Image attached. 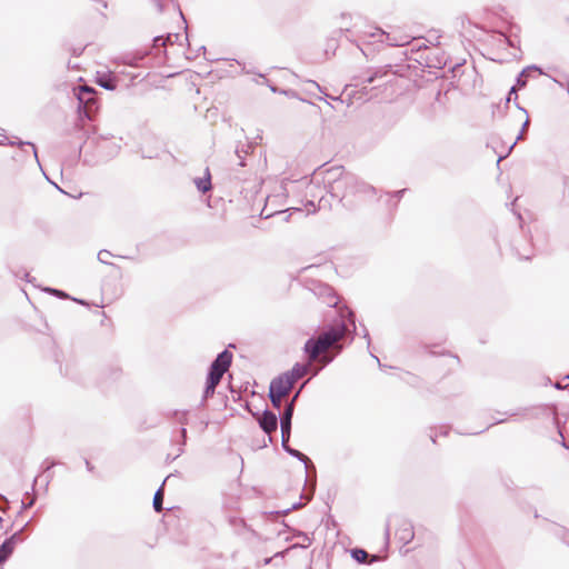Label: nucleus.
Listing matches in <instances>:
<instances>
[{
  "mask_svg": "<svg viewBox=\"0 0 569 569\" xmlns=\"http://www.w3.org/2000/svg\"><path fill=\"white\" fill-rule=\"evenodd\" d=\"M289 549H290V548H287V549H286V550H283V551H278V552H276L272 557L264 558V559L262 560V565H263V566H268V565H270L273 560H276V559H278V558L283 559V558H284V556L288 553Z\"/></svg>",
  "mask_w": 569,
  "mask_h": 569,
  "instance_id": "obj_42",
  "label": "nucleus"
},
{
  "mask_svg": "<svg viewBox=\"0 0 569 569\" xmlns=\"http://www.w3.org/2000/svg\"><path fill=\"white\" fill-rule=\"evenodd\" d=\"M9 144L11 146H19V147H23V146H29L32 148V152H33V156L37 160V162L39 163V158H38V151H37V148L34 146V143L30 142V141H22V140H18V141H9Z\"/></svg>",
  "mask_w": 569,
  "mask_h": 569,
  "instance_id": "obj_41",
  "label": "nucleus"
},
{
  "mask_svg": "<svg viewBox=\"0 0 569 569\" xmlns=\"http://www.w3.org/2000/svg\"><path fill=\"white\" fill-rule=\"evenodd\" d=\"M408 191L407 188L405 189H401V190H397V191H393V192H385V196L386 197H389V200L391 199H395V203H393V207L397 208L399 201L401 200V198L403 197V194Z\"/></svg>",
  "mask_w": 569,
  "mask_h": 569,
  "instance_id": "obj_38",
  "label": "nucleus"
},
{
  "mask_svg": "<svg viewBox=\"0 0 569 569\" xmlns=\"http://www.w3.org/2000/svg\"><path fill=\"white\" fill-rule=\"evenodd\" d=\"M527 409H518L517 411H512L510 413H508L510 417H515V416H518L520 413H523L526 412Z\"/></svg>",
  "mask_w": 569,
  "mask_h": 569,
  "instance_id": "obj_62",
  "label": "nucleus"
},
{
  "mask_svg": "<svg viewBox=\"0 0 569 569\" xmlns=\"http://www.w3.org/2000/svg\"><path fill=\"white\" fill-rule=\"evenodd\" d=\"M531 71H538L540 74H546L541 67L537 64H530L523 68L518 76L516 77V82L513 86H516V89H523L526 88L528 83V73Z\"/></svg>",
  "mask_w": 569,
  "mask_h": 569,
  "instance_id": "obj_15",
  "label": "nucleus"
},
{
  "mask_svg": "<svg viewBox=\"0 0 569 569\" xmlns=\"http://www.w3.org/2000/svg\"><path fill=\"white\" fill-rule=\"evenodd\" d=\"M123 370L118 363H109L101 368L97 383L101 388H107L110 385L121 380Z\"/></svg>",
  "mask_w": 569,
  "mask_h": 569,
  "instance_id": "obj_7",
  "label": "nucleus"
},
{
  "mask_svg": "<svg viewBox=\"0 0 569 569\" xmlns=\"http://www.w3.org/2000/svg\"><path fill=\"white\" fill-rule=\"evenodd\" d=\"M34 503H36V497L30 496L29 492H26L24 498L22 499V502H21V510L18 513L21 515L23 510L32 508L34 506Z\"/></svg>",
  "mask_w": 569,
  "mask_h": 569,
  "instance_id": "obj_37",
  "label": "nucleus"
},
{
  "mask_svg": "<svg viewBox=\"0 0 569 569\" xmlns=\"http://www.w3.org/2000/svg\"><path fill=\"white\" fill-rule=\"evenodd\" d=\"M226 372L227 371L223 369L222 370H212L211 368H208L206 381L218 386Z\"/></svg>",
  "mask_w": 569,
  "mask_h": 569,
  "instance_id": "obj_29",
  "label": "nucleus"
},
{
  "mask_svg": "<svg viewBox=\"0 0 569 569\" xmlns=\"http://www.w3.org/2000/svg\"><path fill=\"white\" fill-rule=\"evenodd\" d=\"M312 291L315 296H317L319 299H322L326 305L331 308H336V316L333 318H337L345 308H349L346 303L342 305L341 298L328 283L317 281L313 283Z\"/></svg>",
  "mask_w": 569,
  "mask_h": 569,
  "instance_id": "obj_6",
  "label": "nucleus"
},
{
  "mask_svg": "<svg viewBox=\"0 0 569 569\" xmlns=\"http://www.w3.org/2000/svg\"><path fill=\"white\" fill-rule=\"evenodd\" d=\"M558 432H559L560 437L562 438V440H561V446H562L563 448H566V449H569V446L566 443L565 437H563L562 431H561V429H560V428H558Z\"/></svg>",
  "mask_w": 569,
  "mask_h": 569,
  "instance_id": "obj_60",
  "label": "nucleus"
},
{
  "mask_svg": "<svg viewBox=\"0 0 569 569\" xmlns=\"http://www.w3.org/2000/svg\"><path fill=\"white\" fill-rule=\"evenodd\" d=\"M74 97L78 101V116L79 120H93L100 109L98 99L99 91L86 83L79 84L73 88Z\"/></svg>",
  "mask_w": 569,
  "mask_h": 569,
  "instance_id": "obj_5",
  "label": "nucleus"
},
{
  "mask_svg": "<svg viewBox=\"0 0 569 569\" xmlns=\"http://www.w3.org/2000/svg\"><path fill=\"white\" fill-rule=\"evenodd\" d=\"M14 549L7 540L0 545V567L10 559Z\"/></svg>",
  "mask_w": 569,
  "mask_h": 569,
  "instance_id": "obj_26",
  "label": "nucleus"
},
{
  "mask_svg": "<svg viewBox=\"0 0 569 569\" xmlns=\"http://www.w3.org/2000/svg\"><path fill=\"white\" fill-rule=\"evenodd\" d=\"M84 462H86V468H87V470H88V471H90V472H92V470H93V468H94V467L92 466V463H91L88 459H86V460H84Z\"/></svg>",
  "mask_w": 569,
  "mask_h": 569,
  "instance_id": "obj_63",
  "label": "nucleus"
},
{
  "mask_svg": "<svg viewBox=\"0 0 569 569\" xmlns=\"http://www.w3.org/2000/svg\"><path fill=\"white\" fill-rule=\"evenodd\" d=\"M42 290L44 292H47L49 295H52V296H56V297H58L60 299H69L70 298V296L66 291L57 289V288L44 287Z\"/></svg>",
  "mask_w": 569,
  "mask_h": 569,
  "instance_id": "obj_40",
  "label": "nucleus"
},
{
  "mask_svg": "<svg viewBox=\"0 0 569 569\" xmlns=\"http://www.w3.org/2000/svg\"><path fill=\"white\" fill-rule=\"evenodd\" d=\"M253 418H256L258 416V411H253L251 410V406H250V402L249 401H246L244 405L242 406Z\"/></svg>",
  "mask_w": 569,
  "mask_h": 569,
  "instance_id": "obj_53",
  "label": "nucleus"
},
{
  "mask_svg": "<svg viewBox=\"0 0 569 569\" xmlns=\"http://www.w3.org/2000/svg\"><path fill=\"white\" fill-rule=\"evenodd\" d=\"M256 420L260 427V429L268 435L269 441H272V433L277 432L279 418L278 416L270 409L266 408L261 413H258Z\"/></svg>",
  "mask_w": 569,
  "mask_h": 569,
  "instance_id": "obj_8",
  "label": "nucleus"
},
{
  "mask_svg": "<svg viewBox=\"0 0 569 569\" xmlns=\"http://www.w3.org/2000/svg\"><path fill=\"white\" fill-rule=\"evenodd\" d=\"M216 388H217L216 385L206 381L203 393H202V399H201V402H200L201 407H204L207 401H208V399L211 398L214 395Z\"/></svg>",
  "mask_w": 569,
  "mask_h": 569,
  "instance_id": "obj_32",
  "label": "nucleus"
},
{
  "mask_svg": "<svg viewBox=\"0 0 569 569\" xmlns=\"http://www.w3.org/2000/svg\"><path fill=\"white\" fill-rule=\"evenodd\" d=\"M307 373V366L300 362L293 365L290 370H287L282 376H287V380L293 386L296 381Z\"/></svg>",
  "mask_w": 569,
  "mask_h": 569,
  "instance_id": "obj_19",
  "label": "nucleus"
},
{
  "mask_svg": "<svg viewBox=\"0 0 569 569\" xmlns=\"http://www.w3.org/2000/svg\"><path fill=\"white\" fill-rule=\"evenodd\" d=\"M305 387V383L295 392L291 399L287 402L284 408H290L292 413H295L296 402L300 396L301 389Z\"/></svg>",
  "mask_w": 569,
  "mask_h": 569,
  "instance_id": "obj_43",
  "label": "nucleus"
},
{
  "mask_svg": "<svg viewBox=\"0 0 569 569\" xmlns=\"http://www.w3.org/2000/svg\"><path fill=\"white\" fill-rule=\"evenodd\" d=\"M73 130L78 133V138H86L79 147V156L83 157L82 161L86 166L94 167L108 162L121 150V144L112 140L113 136H97L94 127L84 128L81 123H76Z\"/></svg>",
  "mask_w": 569,
  "mask_h": 569,
  "instance_id": "obj_2",
  "label": "nucleus"
},
{
  "mask_svg": "<svg viewBox=\"0 0 569 569\" xmlns=\"http://www.w3.org/2000/svg\"><path fill=\"white\" fill-rule=\"evenodd\" d=\"M305 207L308 209V212H316L317 211V208L315 206V201L313 200H308L305 204Z\"/></svg>",
  "mask_w": 569,
  "mask_h": 569,
  "instance_id": "obj_52",
  "label": "nucleus"
},
{
  "mask_svg": "<svg viewBox=\"0 0 569 569\" xmlns=\"http://www.w3.org/2000/svg\"><path fill=\"white\" fill-rule=\"evenodd\" d=\"M228 523L237 535H243L246 531H250L252 535H256V531L252 530L251 527L242 518L229 516Z\"/></svg>",
  "mask_w": 569,
  "mask_h": 569,
  "instance_id": "obj_17",
  "label": "nucleus"
},
{
  "mask_svg": "<svg viewBox=\"0 0 569 569\" xmlns=\"http://www.w3.org/2000/svg\"><path fill=\"white\" fill-rule=\"evenodd\" d=\"M179 433H180V449L178 450V452L174 453V457H172V459H177L178 457H180L184 452V446L187 445L188 436H187L186 426H181V428L179 429Z\"/></svg>",
  "mask_w": 569,
  "mask_h": 569,
  "instance_id": "obj_33",
  "label": "nucleus"
},
{
  "mask_svg": "<svg viewBox=\"0 0 569 569\" xmlns=\"http://www.w3.org/2000/svg\"><path fill=\"white\" fill-rule=\"evenodd\" d=\"M463 63H456L452 68H451V71L456 74V72L461 68Z\"/></svg>",
  "mask_w": 569,
  "mask_h": 569,
  "instance_id": "obj_64",
  "label": "nucleus"
},
{
  "mask_svg": "<svg viewBox=\"0 0 569 569\" xmlns=\"http://www.w3.org/2000/svg\"><path fill=\"white\" fill-rule=\"evenodd\" d=\"M381 36H386V41H387L390 46H399V43L393 42V39H391V38H390V34H389V33H386L385 31H381Z\"/></svg>",
  "mask_w": 569,
  "mask_h": 569,
  "instance_id": "obj_57",
  "label": "nucleus"
},
{
  "mask_svg": "<svg viewBox=\"0 0 569 569\" xmlns=\"http://www.w3.org/2000/svg\"><path fill=\"white\" fill-rule=\"evenodd\" d=\"M169 477H167L163 482L161 483V486L157 489V491L154 492V496H153V500H152V507L154 509L156 512H161L163 510V497H164V483L166 481L168 480Z\"/></svg>",
  "mask_w": 569,
  "mask_h": 569,
  "instance_id": "obj_22",
  "label": "nucleus"
},
{
  "mask_svg": "<svg viewBox=\"0 0 569 569\" xmlns=\"http://www.w3.org/2000/svg\"><path fill=\"white\" fill-rule=\"evenodd\" d=\"M393 203H395V199L389 200V197H386L385 204H386V207H387V209H388L389 211H391V210H395V209H396V208L393 207Z\"/></svg>",
  "mask_w": 569,
  "mask_h": 569,
  "instance_id": "obj_56",
  "label": "nucleus"
},
{
  "mask_svg": "<svg viewBox=\"0 0 569 569\" xmlns=\"http://www.w3.org/2000/svg\"><path fill=\"white\" fill-rule=\"evenodd\" d=\"M392 522H393V519H392V517H390L386 523L385 536H386L387 541H389V539H390V529H391Z\"/></svg>",
  "mask_w": 569,
  "mask_h": 569,
  "instance_id": "obj_51",
  "label": "nucleus"
},
{
  "mask_svg": "<svg viewBox=\"0 0 569 569\" xmlns=\"http://www.w3.org/2000/svg\"><path fill=\"white\" fill-rule=\"evenodd\" d=\"M84 48L86 47H72L70 48V52L73 57H80L83 53Z\"/></svg>",
  "mask_w": 569,
  "mask_h": 569,
  "instance_id": "obj_48",
  "label": "nucleus"
},
{
  "mask_svg": "<svg viewBox=\"0 0 569 569\" xmlns=\"http://www.w3.org/2000/svg\"><path fill=\"white\" fill-rule=\"evenodd\" d=\"M516 252L519 257V259H522V260H530L533 252H532V249H526L523 251H520L518 248H516Z\"/></svg>",
  "mask_w": 569,
  "mask_h": 569,
  "instance_id": "obj_46",
  "label": "nucleus"
},
{
  "mask_svg": "<svg viewBox=\"0 0 569 569\" xmlns=\"http://www.w3.org/2000/svg\"><path fill=\"white\" fill-rule=\"evenodd\" d=\"M381 72L380 71H375V72H371L369 74H366V76H362V77H358L357 80L358 82L355 84V87H361L360 88V91L363 92V93H367V88H368V84H371L376 81V79L378 77H381Z\"/></svg>",
  "mask_w": 569,
  "mask_h": 569,
  "instance_id": "obj_21",
  "label": "nucleus"
},
{
  "mask_svg": "<svg viewBox=\"0 0 569 569\" xmlns=\"http://www.w3.org/2000/svg\"><path fill=\"white\" fill-rule=\"evenodd\" d=\"M350 557L359 565H370L379 560L378 555H369L363 548L350 549Z\"/></svg>",
  "mask_w": 569,
  "mask_h": 569,
  "instance_id": "obj_13",
  "label": "nucleus"
},
{
  "mask_svg": "<svg viewBox=\"0 0 569 569\" xmlns=\"http://www.w3.org/2000/svg\"><path fill=\"white\" fill-rule=\"evenodd\" d=\"M293 213L302 214L303 210L298 207H292V208H288L286 210H280V211L267 214V216H264V218L280 216L282 221L288 222Z\"/></svg>",
  "mask_w": 569,
  "mask_h": 569,
  "instance_id": "obj_24",
  "label": "nucleus"
},
{
  "mask_svg": "<svg viewBox=\"0 0 569 569\" xmlns=\"http://www.w3.org/2000/svg\"><path fill=\"white\" fill-rule=\"evenodd\" d=\"M248 149H249V146H242L241 148L237 147L234 152L238 158H242V157H244L243 153L244 154L248 153Z\"/></svg>",
  "mask_w": 569,
  "mask_h": 569,
  "instance_id": "obj_49",
  "label": "nucleus"
},
{
  "mask_svg": "<svg viewBox=\"0 0 569 569\" xmlns=\"http://www.w3.org/2000/svg\"><path fill=\"white\" fill-rule=\"evenodd\" d=\"M233 355L228 349L222 350L217 355L214 360L210 363L209 368L212 370H228L232 363Z\"/></svg>",
  "mask_w": 569,
  "mask_h": 569,
  "instance_id": "obj_12",
  "label": "nucleus"
},
{
  "mask_svg": "<svg viewBox=\"0 0 569 569\" xmlns=\"http://www.w3.org/2000/svg\"><path fill=\"white\" fill-rule=\"evenodd\" d=\"M233 401H240L242 399L241 392L236 391L232 387L230 388Z\"/></svg>",
  "mask_w": 569,
  "mask_h": 569,
  "instance_id": "obj_55",
  "label": "nucleus"
},
{
  "mask_svg": "<svg viewBox=\"0 0 569 569\" xmlns=\"http://www.w3.org/2000/svg\"><path fill=\"white\" fill-rule=\"evenodd\" d=\"M349 31L348 29H336L331 32V34L327 38L326 47H325V53L328 54H335L336 50L338 48V42L341 36Z\"/></svg>",
  "mask_w": 569,
  "mask_h": 569,
  "instance_id": "obj_16",
  "label": "nucleus"
},
{
  "mask_svg": "<svg viewBox=\"0 0 569 569\" xmlns=\"http://www.w3.org/2000/svg\"><path fill=\"white\" fill-rule=\"evenodd\" d=\"M553 535L565 545L569 546V529L562 526H556Z\"/></svg>",
  "mask_w": 569,
  "mask_h": 569,
  "instance_id": "obj_31",
  "label": "nucleus"
},
{
  "mask_svg": "<svg viewBox=\"0 0 569 569\" xmlns=\"http://www.w3.org/2000/svg\"><path fill=\"white\" fill-rule=\"evenodd\" d=\"M4 540H7L13 548H16V546L19 542H22L24 540V537L22 536V529H19L18 531L13 532L10 537L6 538Z\"/></svg>",
  "mask_w": 569,
  "mask_h": 569,
  "instance_id": "obj_39",
  "label": "nucleus"
},
{
  "mask_svg": "<svg viewBox=\"0 0 569 569\" xmlns=\"http://www.w3.org/2000/svg\"><path fill=\"white\" fill-rule=\"evenodd\" d=\"M268 87L270 88V90L273 92V93H280V94H284L289 98H295V99H299L301 101H306L305 99L300 98L298 92L292 90V89H280L278 88L277 86L274 84H270L268 83Z\"/></svg>",
  "mask_w": 569,
  "mask_h": 569,
  "instance_id": "obj_30",
  "label": "nucleus"
},
{
  "mask_svg": "<svg viewBox=\"0 0 569 569\" xmlns=\"http://www.w3.org/2000/svg\"><path fill=\"white\" fill-rule=\"evenodd\" d=\"M287 453L289 456H291L292 458H296L299 461L303 462L306 469L308 468V463L310 462V459L305 453H302L301 451H299L292 447L290 448V450H287Z\"/></svg>",
  "mask_w": 569,
  "mask_h": 569,
  "instance_id": "obj_35",
  "label": "nucleus"
},
{
  "mask_svg": "<svg viewBox=\"0 0 569 569\" xmlns=\"http://www.w3.org/2000/svg\"><path fill=\"white\" fill-rule=\"evenodd\" d=\"M300 507H301V502L298 501V502H295L290 508H287V509H283V510H278V511L264 512V515H268V516H270L272 518H277L279 516L288 515L292 510H296V509H298Z\"/></svg>",
  "mask_w": 569,
  "mask_h": 569,
  "instance_id": "obj_36",
  "label": "nucleus"
},
{
  "mask_svg": "<svg viewBox=\"0 0 569 569\" xmlns=\"http://www.w3.org/2000/svg\"><path fill=\"white\" fill-rule=\"evenodd\" d=\"M69 299L73 300V301H76V302H78V303H80L82 306H88V302L86 300H83V299L72 298V297H70Z\"/></svg>",
  "mask_w": 569,
  "mask_h": 569,
  "instance_id": "obj_61",
  "label": "nucleus"
},
{
  "mask_svg": "<svg viewBox=\"0 0 569 569\" xmlns=\"http://www.w3.org/2000/svg\"><path fill=\"white\" fill-rule=\"evenodd\" d=\"M268 397L270 399V402L272 405V407L277 410H280L281 409V398L282 396L280 395H276V393H270V391L268 392Z\"/></svg>",
  "mask_w": 569,
  "mask_h": 569,
  "instance_id": "obj_44",
  "label": "nucleus"
},
{
  "mask_svg": "<svg viewBox=\"0 0 569 569\" xmlns=\"http://www.w3.org/2000/svg\"><path fill=\"white\" fill-rule=\"evenodd\" d=\"M393 522H396V538L403 546L412 541L415 537L413 525L410 520L400 516H392Z\"/></svg>",
  "mask_w": 569,
  "mask_h": 569,
  "instance_id": "obj_9",
  "label": "nucleus"
},
{
  "mask_svg": "<svg viewBox=\"0 0 569 569\" xmlns=\"http://www.w3.org/2000/svg\"><path fill=\"white\" fill-rule=\"evenodd\" d=\"M14 549L7 540L0 545V567L10 559Z\"/></svg>",
  "mask_w": 569,
  "mask_h": 569,
  "instance_id": "obj_27",
  "label": "nucleus"
},
{
  "mask_svg": "<svg viewBox=\"0 0 569 569\" xmlns=\"http://www.w3.org/2000/svg\"><path fill=\"white\" fill-rule=\"evenodd\" d=\"M188 415H189V411L188 410H168L167 412L163 413V416L169 419V420H173L178 423H180L181 426H187L188 425Z\"/></svg>",
  "mask_w": 569,
  "mask_h": 569,
  "instance_id": "obj_20",
  "label": "nucleus"
},
{
  "mask_svg": "<svg viewBox=\"0 0 569 569\" xmlns=\"http://www.w3.org/2000/svg\"><path fill=\"white\" fill-rule=\"evenodd\" d=\"M328 193L331 198L342 202L349 194H376L377 189L359 179L355 173L345 171L341 166H333L327 170Z\"/></svg>",
  "mask_w": 569,
  "mask_h": 569,
  "instance_id": "obj_3",
  "label": "nucleus"
},
{
  "mask_svg": "<svg viewBox=\"0 0 569 569\" xmlns=\"http://www.w3.org/2000/svg\"><path fill=\"white\" fill-rule=\"evenodd\" d=\"M43 465H46V467H43V472L47 473L46 476V487L50 483V481L52 480V473H50V470L57 466V465H60L59 461H56V460H49V459H46V461L43 462Z\"/></svg>",
  "mask_w": 569,
  "mask_h": 569,
  "instance_id": "obj_34",
  "label": "nucleus"
},
{
  "mask_svg": "<svg viewBox=\"0 0 569 569\" xmlns=\"http://www.w3.org/2000/svg\"><path fill=\"white\" fill-rule=\"evenodd\" d=\"M363 338L367 339V345H368V348L370 347L371 345V340H370V335H369V331L366 327H363Z\"/></svg>",
  "mask_w": 569,
  "mask_h": 569,
  "instance_id": "obj_58",
  "label": "nucleus"
},
{
  "mask_svg": "<svg viewBox=\"0 0 569 569\" xmlns=\"http://www.w3.org/2000/svg\"><path fill=\"white\" fill-rule=\"evenodd\" d=\"M298 536L303 537V539H305V540H307V541H308V543H307V545H301V546H299V545H293L291 548H297V547L307 548V547L311 543V540H310V538L307 536V533H305V532H302V531H299V532H298Z\"/></svg>",
  "mask_w": 569,
  "mask_h": 569,
  "instance_id": "obj_50",
  "label": "nucleus"
},
{
  "mask_svg": "<svg viewBox=\"0 0 569 569\" xmlns=\"http://www.w3.org/2000/svg\"><path fill=\"white\" fill-rule=\"evenodd\" d=\"M511 100H513L515 102V106L517 109H519L520 111L527 113V110L521 107L519 103H518V94H517V89H516V86H512L509 91H508V94L505 99V108L508 109L509 108V103L511 102Z\"/></svg>",
  "mask_w": 569,
  "mask_h": 569,
  "instance_id": "obj_28",
  "label": "nucleus"
},
{
  "mask_svg": "<svg viewBox=\"0 0 569 569\" xmlns=\"http://www.w3.org/2000/svg\"><path fill=\"white\" fill-rule=\"evenodd\" d=\"M289 440H290V437H287L286 439L281 438V447H282L284 452H287V450H290V448H291L289 446Z\"/></svg>",
  "mask_w": 569,
  "mask_h": 569,
  "instance_id": "obj_54",
  "label": "nucleus"
},
{
  "mask_svg": "<svg viewBox=\"0 0 569 569\" xmlns=\"http://www.w3.org/2000/svg\"><path fill=\"white\" fill-rule=\"evenodd\" d=\"M179 33H168L166 37L157 36L152 39V46L149 49L137 51L133 53H127L120 58L123 64L136 67V68H148L153 67L159 62V54L161 48L167 44H172L180 39Z\"/></svg>",
  "mask_w": 569,
  "mask_h": 569,
  "instance_id": "obj_4",
  "label": "nucleus"
},
{
  "mask_svg": "<svg viewBox=\"0 0 569 569\" xmlns=\"http://www.w3.org/2000/svg\"><path fill=\"white\" fill-rule=\"evenodd\" d=\"M193 182L196 184L197 190L200 193L206 194L207 192H209L212 189L210 169L207 167L204 169L203 177L196 178Z\"/></svg>",
  "mask_w": 569,
  "mask_h": 569,
  "instance_id": "obj_18",
  "label": "nucleus"
},
{
  "mask_svg": "<svg viewBox=\"0 0 569 569\" xmlns=\"http://www.w3.org/2000/svg\"><path fill=\"white\" fill-rule=\"evenodd\" d=\"M529 124H530V118H529V113L527 112V113H526V120H525V122L522 123L521 129H520V131H519V133H518V136H517V138H516L515 142L509 147L508 152H507L505 156H499V157H498V161H497L498 163H499L501 160H503L506 157H508V156H509V153L511 152V150L513 149V147L516 146V143H517L518 141H520V140H522V139H523L525 132H526V130L528 129Z\"/></svg>",
  "mask_w": 569,
  "mask_h": 569,
  "instance_id": "obj_23",
  "label": "nucleus"
},
{
  "mask_svg": "<svg viewBox=\"0 0 569 569\" xmlns=\"http://www.w3.org/2000/svg\"><path fill=\"white\" fill-rule=\"evenodd\" d=\"M291 388L292 385L287 380V376H282V373L273 378L269 385L270 393L280 395L282 397H284Z\"/></svg>",
  "mask_w": 569,
  "mask_h": 569,
  "instance_id": "obj_11",
  "label": "nucleus"
},
{
  "mask_svg": "<svg viewBox=\"0 0 569 569\" xmlns=\"http://www.w3.org/2000/svg\"><path fill=\"white\" fill-rule=\"evenodd\" d=\"M356 335V315L352 309L345 308L337 318H332L329 323H326L317 336H312L306 341L303 351L311 360H315L329 348H333L332 356L320 357L322 367H326L353 342Z\"/></svg>",
  "mask_w": 569,
  "mask_h": 569,
  "instance_id": "obj_1",
  "label": "nucleus"
},
{
  "mask_svg": "<svg viewBox=\"0 0 569 569\" xmlns=\"http://www.w3.org/2000/svg\"><path fill=\"white\" fill-rule=\"evenodd\" d=\"M308 83L312 84L318 91L320 92H323L322 88L320 87V84L313 80H307Z\"/></svg>",
  "mask_w": 569,
  "mask_h": 569,
  "instance_id": "obj_59",
  "label": "nucleus"
},
{
  "mask_svg": "<svg viewBox=\"0 0 569 569\" xmlns=\"http://www.w3.org/2000/svg\"><path fill=\"white\" fill-rule=\"evenodd\" d=\"M331 208L329 199L321 197L318 202V209Z\"/></svg>",
  "mask_w": 569,
  "mask_h": 569,
  "instance_id": "obj_47",
  "label": "nucleus"
},
{
  "mask_svg": "<svg viewBox=\"0 0 569 569\" xmlns=\"http://www.w3.org/2000/svg\"><path fill=\"white\" fill-rule=\"evenodd\" d=\"M149 1L152 2L156 6L157 11L159 13L164 12L167 7L169 4H172L176 9L179 10V13H180L181 18L184 20L183 13L181 12L179 4L174 0H149Z\"/></svg>",
  "mask_w": 569,
  "mask_h": 569,
  "instance_id": "obj_25",
  "label": "nucleus"
},
{
  "mask_svg": "<svg viewBox=\"0 0 569 569\" xmlns=\"http://www.w3.org/2000/svg\"><path fill=\"white\" fill-rule=\"evenodd\" d=\"M113 254L107 250V249H102L98 252V260L101 262V263H104V264H112L111 262L108 261V258L112 257Z\"/></svg>",
  "mask_w": 569,
  "mask_h": 569,
  "instance_id": "obj_45",
  "label": "nucleus"
},
{
  "mask_svg": "<svg viewBox=\"0 0 569 569\" xmlns=\"http://www.w3.org/2000/svg\"><path fill=\"white\" fill-rule=\"evenodd\" d=\"M94 81L100 88H103L109 91H113L118 87V78L110 70L97 71Z\"/></svg>",
  "mask_w": 569,
  "mask_h": 569,
  "instance_id": "obj_10",
  "label": "nucleus"
},
{
  "mask_svg": "<svg viewBox=\"0 0 569 569\" xmlns=\"http://www.w3.org/2000/svg\"><path fill=\"white\" fill-rule=\"evenodd\" d=\"M292 410L290 408H284L282 412H280L279 421L281 429V438L291 437V427H292Z\"/></svg>",
  "mask_w": 569,
  "mask_h": 569,
  "instance_id": "obj_14",
  "label": "nucleus"
}]
</instances>
